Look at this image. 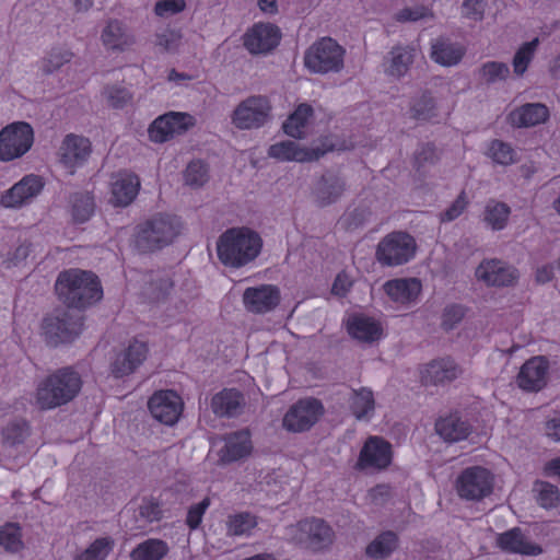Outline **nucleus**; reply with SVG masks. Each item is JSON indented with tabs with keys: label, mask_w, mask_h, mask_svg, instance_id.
Masks as SVG:
<instances>
[{
	"label": "nucleus",
	"mask_w": 560,
	"mask_h": 560,
	"mask_svg": "<svg viewBox=\"0 0 560 560\" xmlns=\"http://www.w3.org/2000/svg\"><path fill=\"white\" fill-rule=\"evenodd\" d=\"M59 299L70 307L85 308L103 298V290L97 277L80 269L61 272L56 281Z\"/></svg>",
	"instance_id": "1"
},
{
	"label": "nucleus",
	"mask_w": 560,
	"mask_h": 560,
	"mask_svg": "<svg viewBox=\"0 0 560 560\" xmlns=\"http://www.w3.org/2000/svg\"><path fill=\"white\" fill-rule=\"evenodd\" d=\"M261 246L262 241L255 231L233 228L220 236L218 256L226 266L243 267L259 255Z\"/></svg>",
	"instance_id": "2"
},
{
	"label": "nucleus",
	"mask_w": 560,
	"mask_h": 560,
	"mask_svg": "<svg viewBox=\"0 0 560 560\" xmlns=\"http://www.w3.org/2000/svg\"><path fill=\"white\" fill-rule=\"evenodd\" d=\"M81 388V378L72 370H61L37 386L35 402L42 409H52L73 399Z\"/></svg>",
	"instance_id": "3"
},
{
	"label": "nucleus",
	"mask_w": 560,
	"mask_h": 560,
	"mask_svg": "<svg viewBox=\"0 0 560 560\" xmlns=\"http://www.w3.org/2000/svg\"><path fill=\"white\" fill-rule=\"evenodd\" d=\"M351 145L346 142L334 141L326 138L320 143L314 142L307 147L293 140H282L271 144L268 149V155L281 162H313L318 160L325 153L334 150H347Z\"/></svg>",
	"instance_id": "4"
},
{
	"label": "nucleus",
	"mask_w": 560,
	"mask_h": 560,
	"mask_svg": "<svg viewBox=\"0 0 560 560\" xmlns=\"http://www.w3.org/2000/svg\"><path fill=\"white\" fill-rule=\"evenodd\" d=\"M346 50L335 39L323 37L305 52V67L314 73L339 72L343 68Z\"/></svg>",
	"instance_id": "5"
},
{
	"label": "nucleus",
	"mask_w": 560,
	"mask_h": 560,
	"mask_svg": "<svg viewBox=\"0 0 560 560\" xmlns=\"http://www.w3.org/2000/svg\"><path fill=\"white\" fill-rule=\"evenodd\" d=\"M180 221L170 214H159L141 225L137 233V244L142 249H155L171 244L179 234Z\"/></svg>",
	"instance_id": "6"
},
{
	"label": "nucleus",
	"mask_w": 560,
	"mask_h": 560,
	"mask_svg": "<svg viewBox=\"0 0 560 560\" xmlns=\"http://www.w3.org/2000/svg\"><path fill=\"white\" fill-rule=\"evenodd\" d=\"M196 121V117L189 113L171 110L149 125L148 136L154 143H164L189 131Z\"/></svg>",
	"instance_id": "7"
},
{
	"label": "nucleus",
	"mask_w": 560,
	"mask_h": 560,
	"mask_svg": "<svg viewBox=\"0 0 560 560\" xmlns=\"http://www.w3.org/2000/svg\"><path fill=\"white\" fill-rule=\"evenodd\" d=\"M271 104L266 96L252 95L242 101L232 114L233 125L243 130L258 129L270 119Z\"/></svg>",
	"instance_id": "8"
},
{
	"label": "nucleus",
	"mask_w": 560,
	"mask_h": 560,
	"mask_svg": "<svg viewBox=\"0 0 560 560\" xmlns=\"http://www.w3.org/2000/svg\"><path fill=\"white\" fill-rule=\"evenodd\" d=\"M415 238L405 232H394L385 236L377 246L376 257L386 266L408 262L416 254Z\"/></svg>",
	"instance_id": "9"
},
{
	"label": "nucleus",
	"mask_w": 560,
	"mask_h": 560,
	"mask_svg": "<svg viewBox=\"0 0 560 560\" xmlns=\"http://www.w3.org/2000/svg\"><path fill=\"white\" fill-rule=\"evenodd\" d=\"M287 538L312 549H322L331 542L332 530L322 520L307 518L287 528Z\"/></svg>",
	"instance_id": "10"
},
{
	"label": "nucleus",
	"mask_w": 560,
	"mask_h": 560,
	"mask_svg": "<svg viewBox=\"0 0 560 560\" xmlns=\"http://www.w3.org/2000/svg\"><path fill=\"white\" fill-rule=\"evenodd\" d=\"M34 142V131L30 124L16 121L2 128V161L23 156Z\"/></svg>",
	"instance_id": "11"
},
{
	"label": "nucleus",
	"mask_w": 560,
	"mask_h": 560,
	"mask_svg": "<svg viewBox=\"0 0 560 560\" xmlns=\"http://www.w3.org/2000/svg\"><path fill=\"white\" fill-rule=\"evenodd\" d=\"M281 37V30L276 24L257 22L243 35V45L252 55H266L280 44Z\"/></svg>",
	"instance_id": "12"
},
{
	"label": "nucleus",
	"mask_w": 560,
	"mask_h": 560,
	"mask_svg": "<svg viewBox=\"0 0 560 560\" xmlns=\"http://www.w3.org/2000/svg\"><path fill=\"white\" fill-rule=\"evenodd\" d=\"M493 475L483 467L465 469L457 478L458 494L467 500H480L491 493Z\"/></svg>",
	"instance_id": "13"
},
{
	"label": "nucleus",
	"mask_w": 560,
	"mask_h": 560,
	"mask_svg": "<svg viewBox=\"0 0 560 560\" xmlns=\"http://www.w3.org/2000/svg\"><path fill=\"white\" fill-rule=\"evenodd\" d=\"M43 331L47 341L54 346L70 342L82 331V320L69 312H60L44 319Z\"/></svg>",
	"instance_id": "14"
},
{
	"label": "nucleus",
	"mask_w": 560,
	"mask_h": 560,
	"mask_svg": "<svg viewBox=\"0 0 560 560\" xmlns=\"http://www.w3.org/2000/svg\"><path fill=\"white\" fill-rule=\"evenodd\" d=\"M252 448L249 433L247 431L235 432L212 443L209 459L217 455L218 462L222 464L232 463L248 456Z\"/></svg>",
	"instance_id": "15"
},
{
	"label": "nucleus",
	"mask_w": 560,
	"mask_h": 560,
	"mask_svg": "<svg viewBox=\"0 0 560 560\" xmlns=\"http://www.w3.org/2000/svg\"><path fill=\"white\" fill-rule=\"evenodd\" d=\"M383 289L393 303L409 308L419 302L423 285L419 278L408 277L388 280Z\"/></svg>",
	"instance_id": "16"
},
{
	"label": "nucleus",
	"mask_w": 560,
	"mask_h": 560,
	"mask_svg": "<svg viewBox=\"0 0 560 560\" xmlns=\"http://www.w3.org/2000/svg\"><path fill=\"white\" fill-rule=\"evenodd\" d=\"M183 400L174 390L156 392L149 400L151 415L166 425L175 424L183 412Z\"/></svg>",
	"instance_id": "17"
},
{
	"label": "nucleus",
	"mask_w": 560,
	"mask_h": 560,
	"mask_svg": "<svg viewBox=\"0 0 560 560\" xmlns=\"http://www.w3.org/2000/svg\"><path fill=\"white\" fill-rule=\"evenodd\" d=\"M323 407L316 399H302L293 405L283 418L289 431L301 432L311 428L322 415Z\"/></svg>",
	"instance_id": "18"
},
{
	"label": "nucleus",
	"mask_w": 560,
	"mask_h": 560,
	"mask_svg": "<svg viewBox=\"0 0 560 560\" xmlns=\"http://www.w3.org/2000/svg\"><path fill=\"white\" fill-rule=\"evenodd\" d=\"M92 152L88 138L74 133L67 135L59 148V161L70 172L82 166Z\"/></svg>",
	"instance_id": "19"
},
{
	"label": "nucleus",
	"mask_w": 560,
	"mask_h": 560,
	"mask_svg": "<svg viewBox=\"0 0 560 560\" xmlns=\"http://www.w3.org/2000/svg\"><path fill=\"white\" fill-rule=\"evenodd\" d=\"M476 278L490 287H508L516 282L518 272L504 261L486 259L477 267Z\"/></svg>",
	"instance_id": "20"
},
{
	"label": "nucleus",
	"mask_w": 560,
	"mask_h": 560,
	"mask_svg": "<svg viewBox=\"0 0 560 560\" xmlns=\"http://www.w3.org/2000/svg\"><path fill=\"white\" fill-rule=\"evenodd\" d=\"M392 456V445L387 441L378 436H371L360 452L358 466L361 469H384L390 464Z\"/></svg>",
	"instance_id": "21"
},
{
	"label": "nucleus",
	"mask_w": 560,
	"mask_h": 560,
	"mask_svg": "<svg viewBox=\"0 0 560 560\" xmlns=\"http://www.w3.org/2000/svg\"><path fill=\"white\" fill-rule=\"evenodd\" d=\"M109 188V202L115 207H127L139 192L140 179L132 172L119 171L112 175Z\"/></svg>",
	"instance_id": "22"
},
{
	"label": "nucleus",
	"mask_w": 560,
	"mask_h": 560,
	"mask_svg": "<svg viewBox=\"0 0 560 560\" xmlns=\"http://www.w3.org/2000/svg\"><path fill=\"white\" fill-rule=\"evenodd\" d=\"M148 347L145 342L135 339L118 352L112 362L110 370L115 377L132 374L147 359Z\"/></svg>",
	"instance_id": "23"
},
{
	"label": "nucleus",
	"mask_w": 560,
	"mask_h": 560,
	"mask_svg": "<svg viewBox=\"0 0 560 560\" xmlns=\"http://www.w3.org/2000/svg\"><path fill=\"white\" fill-rule=\"evenodd\" d=\"M148 347L145 342L135 339L118 352L112 362L110 370L115 377L132 374L147 359Z\"/></svg>",
	"instance_id": "24"
},
{
	"label": "nucleus",
	"mask_w": 560,
	"mask_h": 560,
	"mask_svg": "<svg viewBox=\"0 0 560 560\" xmlns=\"http://www.w3.org/2000/svg\"><path fill=\"white\" fill-rule=\"evenodd\" d=\"M148 347L145 342L135 339L118 352L112 362L110 370L115 377L132 374L147 359Z\"/></svg>",
	"instance_id": "25"
},
{
	"label": "nucleus",
	"mask_w": 560,
	"mask_h": 560,
	"mask_svg": "<svg viewBox=\"0 0 560 560\" xmlns=\"http://www.w3.org/2000/svg\"><path fill=\"white\" fill-rule=\"evenodd\" d=\"M549 362L542 355L533 357L521 368L516 382L520 388L527 392H538L548 381Z\"/></svg>",
	"instance_id": "26"
},
{
	"label": "nucleus",
	"mask_w": 560,
	"mask_h": 560,
	"mask_svg": "<svg viewBox=\"0 0 560 560\" xmlns=\"http://www.w3.org/2000/svg\"><path fill=\"white\" fill-rule=\"evenodd\" d=\"M348 334L355 340L372 343L384 336L382 323L364 314L350 315L346 320Z\"/></svg>",
	"instance_id": "27"
},
{
	"label": "nucleus",
	"mask_w": 560,
	"mask_h": 560,
	"mask_svg": "<svg viewBox=\"0 0 560 560\" xmlns=\"http://www.w3.org/2000/svg\"><path fill=\"white\" fill-rule=\"evenodd\" d=\"M280 301L279 290L271 284L248 288L243 294V302L249 312L267 313L273 310Z\"/></svg>",
	"instance_id": "28"
},
{
	"label": "nucleus",
	"mask_w": 560,
	"mask_h": 560,
	"mask_svg": "<svg viewBox=\"0 0 560 560\" xmlns=\"http://www.w3.org/2000/svg\"><path fill=\"white\" fill-rule=\"evenodd\" d=\"M497 545L501 550L509 553L532 557L542 553L541 546L530 540L516 527L498 535Z\"/></svg>",
	"instance_id": "29"
},
{
	"label": "nucleus",
	"mask_w": 560,
	"mask_h": 560,
	"mask_svg": "<svg viewBox=\"0 0 560 560\" xmlns=\"http://www.w3.org/2000/svg\"><path fill=\"white\" fill-rule=\"evenodd\" d=\"M101 40L107 50L122 52L135 44L136 38L124 22L112 20L104 26Z\"/></svg>",
	"instance_id": "30"
},
{
	"label": "nucleus",
	"mask_w": 560,
	"mask_h": 560,
	"mask_svg": "<svg viewBox=\"0 0 560 560\" xmlns=\"http://www.w3.org/2000/svg\"><path fill=\"white\" fill-rule=\"evenodd\" d=\"M420 373L425 384H443L456 380L462 369L452 358H441L424 365Z\"/></svg>",
	"instance_id": "31"
},
{
	"label": "nucleus",
	"mask_w": 560,
	"mask_h": 560,
	"mask_svg": "<svg viewBox=\"0 0 560 560\" xmlns=\"http://www.w3.org/2000/svg\"><path fill=\"white\" fill-rule=\"evenodd\" d=\"M43 182L38 176L27 175L16 183L2 198L5 207H21L31 202L43 189Z\"/></svg>",
	"instance_id": "32"
},
{
	"label": "nucleus",
	"mask_w": 560,
	"mask_h": 560,
	"mask_svg": "<svg viewBox=\"0 0 560 560\" xmlns=\"http://www.w3.org/2000/svg\"><path fill=\"white\" fill-rule=\"evenodd\" d=\"M314 120V108L307 103H300L282 125L284 133L294 139H303L308 135Z\"/></svg>",
	"instance_id": "33"
},
{
	"label": "nucleus",
	"mask_w": 560,
	"mask_h": 560,
	"mask_svg": "<svg viewBox=\"0 0 560 560\" xmlns=\"http://www.w3.org/2000/svg\"><path fill=\"white\" fill-rule=\"evenodd\" d=\"M549 117V109L540 103L523 105L509 115L510 122L515 127H532L545 122Z\"/></svg>",
	"instance_id": "34"
},
{
	"label": "nucleus",
	"mask_w": 560,
	"mask_h": 560,
	"mask_svg": "<svg viewBox=\"0 0 560 560\" xmlns=\"http://www.w3.org/2000/svg\"><path fill=\"white\" fill-rule=\"evenodd\" d=\"M465 52L462 45L446 38H439L431 47V58L444 67H452L460 61Z\"/></svg>",
	"instance_id": "35"
},
{
	"label": "nucleus",
	"mask_w": 560,
	"mask_h": 560,
	"mask_svg": "<svg viewBox=\"0 0 560 560\" xmlns=\"http://www.w3.org/2000/svg\"><path fill=\"white\" fill-rule=\"evenodd\" d=\"M415 51L410 46L393 48L385 63L386 72L393 77L404 75L413 60Z\"/></svg>",
	"instance_id": "36"
},
{
	"label": "nucleus",
	"mask_w": 560,
	"mask_h": 560,
	"mask_svg": "<svg viewBox=\"0 0 560 560\" xmlns=\"http://www.w3.org/2000/svg\"><path fill=\"white\" fill-rule=\"evenodd\" d=\"M28 435V427L23 420H16L8 425L5 432H2V453L12 455L11 448L15 447L19 454L25 452L23 444Z\"/></svg>",
	"instance_id": "37"
},
{
	"label": "nucleus",
	"mask_w": 560,
	"mask_h": 560,
	"mask_svg": "<svg viewBox=\"0 0 560 560\" xmlns=\"http://www.w3.org/2000/svg\"><path fill=\"white\" fill-rule=\"evenodd\" d=\"M435 429L441 438L450 442L460 441L469 433V425L455 415L440 419Z\"/></svg>",
	"instance_id": "38"
},
{
	"label": "nucleus",
	"mask_w": 560,
	"mask_h": 560,
	"mask_svg": "<svg viewBox=\"0 0 560 560\" xmlns=\"http://www.w3.org/2000/svg\"><path fill=\"white\" fill-rule=\"evenodd\" d=\"M242 396L235 389H224L212 398V409L219 416H234L241 408Z\"/></svg>",
	"instance_id": "39"
},
{
	"label": "nucleus",
	"mask_w": 560,
	"mask_h": 560,
	"mask_svg": "<svg viewBox=\"0 0 560 560\" xmlns=\"http://www.w3.org/2000/svg\"><path fill=\"white\" fill-rule=\"evenodd\" d=\"M345 183L341 178L327 175L322 178L316 188V196L322 205L335 202L343 192Z\"/></svg>",
	"instance_id": "40"
},
{
	"label": "nucleus",
	"mask_w": 560,
	"mask_h": 560,
	"mask_svg": "<svg viewBox=\"0 0 560 560\" xmlns=\"http://www.w3.org/2000/svg\"><path fill=\"white\" fill-rule=\"evenodd\" d=\"M350 407L357 419H370L375 408L372 390L365 387L354 390L351 396Z\"/></svg>",
	"instance_id": "41"
},
{
	"label": "nucleus",
	"mask_w": 560,
	"mask_h": 560,
	"mask_svg": "<svg viewBox=\"0 0 560 560\" xmlns=\"http://www.w3.org/2000/svg\"><path fill=\"white\" fill-rule=\"evenodd\" d=\"M168 551L167 545L160 539H147L131 553L132 560H161Z\"/></svg>",
	"instance_id": "42"
},
{
	"label": "nucleus",
	"mask_w": 560,
	"mask_h": 560,
	"mask_svg": "<svg viewBox=\"0 0 560 560\" xmlns=\"http://www.w3.org/2000/svg\"><path fill=\"white\" fill-rule=\"evenodd\" d=\"M538 45L539 39L534 38L518 47L512 60L513 72L515 75L522 77L526 72L528 66L534 59Z\"/></svg>",
	"instance_id": "43"
},
{
	"label": "nucleus",
	"mask_w": 560,
	"mask_h": 560,
	"mask_svg": "<svg viewBox=\"0 0 560 560\" xmlns=\"http://www.w3.org/2000/svg\"><path fill=\"white\" fill-rule=\"evenodd\" d=\"M113 548L114 539L112 537H100L79 552L74 560H105Z\"/></svg>",
	"instance_id": "44"
},
{
	"label": "nucleus",
	"mask_w": 560,
	"mask_h": 560,
	"mask_svg": "<svg viewBox=\"0 0 560 560\" xmlns=\"http://www.w3.org/2000/svg\"><path fill=\"white\" fill-rule=\"evenodd\" d=\"M396 547L397 536L392 532H385L366 547V553L374 559H383L388 557Z\"/></svg>",
	"instance_id": "45"
},
{
	"label": "nucleus",
	"mask_w": 560,
	"mask_h": 560,
	"mask_svg": "<svg viewBox=\"0 0 560 560\" xmlns=\"http://www.w3.org/2000/svg\"><path fill=\"white\" fill-rule=\"evenodd\" d=\"M486 154L500 165H511L518 160L516 151L509 143L500 140L491 141Z\"/></svg>",
	"instance_id": "46"
},
{
	"label": "nucleus",
	"mask_w": 560,
	"mask_h": 560,
	"mask_svg": "<svg viewBox=\"0 0 560 560\" xmlns=\"http://www.w3.org/2000/svg\"><path fill=\"white\" fill-rule=\"evenodd\" d=\"M534 491L541 508L551 510L560 506V491L557 486L546 481H537Z\"/></svg>",
	"instance_id": "47"
},
{
	"label": "nucleus",
	"mask_w": 560,
	"mask_h": 560,
	"mask_svg": "<svg viewBox=\"0 0 560 560\" xmlns=\"http://www.w3.org/2000/svg\"><path fill=\"white\" fill-rule=\"evenodd\" d=\"M510 212V208L505 203L491 201L486 207L485 220L493 230H503Z\"/></svg>",
	"instance_id": "48"
},
{
	"label": "nucleus",
	"mask_w": 560,
	"mask_h": 560,
	"mask_svg": "<svg viewBox=\"0 0 560 560\" xmlns=\"http://www.w3.org/2000/svg\"><path fill=\"white\" fill-rule=\"evenodd\" d=\"M94 211V199L93 197L85 194H77L72 199V215L73 219L79 222L88 221Z\"/></svg>",
	"instance_id": "49"
},
{
	"label": "nucleus",
	"mask_w": 560,
	"mask_h": 560,
	"mask_svg": "<svg viewBox=\"0 0 560 560\" xmlns=\"http://www.w3.org/2000/svg\"><path fill=\"white\" fill-rule=\"evenodd\" d=\"M257 525L255 516L240 513L229 517L228 530L232 535H247Z\"/></svg>",
	"instance_id": "50"
},
{
	"label": "nucleus",
	"mask_w": 560,
	"mask_h": 560,
	"mask_svg": "<svg viewBox=\"0 0 560 560\" xmlns=\"http://www.w3.org/2000/svg\"><path fill=\"white\" fill-rule=\"evenodd\" d=\"M509 74V66L500 61H488L480 68V75L488 83L503 81Z\"/></svg>",
	"instance_id": "51"
},
{
	"label": "nucleus",
	"mask_w": 560,
	"mask_h": 560,
	"mask_svg": "<svg viewBox=\"0 0 560 560\" xmlns=\"http://www.w3.org/2000/svg\"><path fill=\"white\" fill-rule=\"evenodd\" d=\"M107 103L115 108L126 106L132 98L131 92L122 85H108L103 91Z\"/></svg>",
	"instance_id": "52"
},
{
	"label": "nucleus",
	"mask_w": 560,
	"mask_h": 560,
	"mask_svg": "<svg viewBox=\"0 0 560 560\" xmlns=\"http://www.w3.org/2000/svg\"><path fill=\"white\" fill-rule=\"evenodd\" d=\"M185 183L191 187L202 186L208 180V168L201 161H192L188 164L185 174Z\"/></svg>",
	"instance_id": "53"
},
{
	"label": "nucleus",
	"mask_w": 560,
	"mask_h": 560,
	"mask_svg": "<svg viewBox=\"0 0 560 560\" xmlns=\"http://www.w3.org/2000/svg\"><path fill=\"white\" fill-rule=\"evenodd\" d=\"M71 58L72 52L69 49L62 47L52 48L43 60V70L52 72L69 62Z\"/></svg>",
	"instance_id": "54"
},
{
	"label": "nucleus",
	"mask_w": 560,
	"mask_h": 560,
	"mask_svg": "<svg viewBox=\"0 0 560 560\" xmlns=\"http://www.w3.org/2000/svg\"><path fill=\"white\" fill-rule=\"evenodd\" d=\"M156 45L168 52H177L184 46L183 35L178 31L165 30L156 35Z\"/></svg>",
	"instance_id": "55"
},
{
	"label": "nucleus",
	"mask_w": 560,
	"mask_h": 560,
	"mask_svg": "<svg viewBox=\"0 0 560 560\" xmlns=\"http://www.w3.org/2000/svg\"><path fill=\"white\" fill-rule=\"evenodd\" d=\"M2 547L11 552H18L23 548L21 529L16 524H7L2 527Z\"/></svg>",
	"instance_id": "56"
},
{
	"label": "nucleus",
	"mask_w": 560,
	"mask_h": 560,
	"mask_svg": "<svg viewBox=\"0 0 560 560\" xmlns=\"http://www.w3.org/2000/svg\"><path fill=\"white\" fill-rule=\"evenodd\" d=\"M186 7L184 0H160L155 3V14L161 18H168L182 12Z\"/></svg>",
	"instance_id": "57"
},
{
	"label": "nucleus",
	"mask_w": 560,
	"mask_h": 560,
	"mask_svg": "<svg viewBox=\"0 0 560 560\" xmlns=\"http://www.w3.org/2000/svg\"><path fill=\"white\" fill-rule=\"evenodd\" d=\"M468 205L467 196L464 191L456 198V200L441 213L440 218L442 222H451L457 219L466 209Z\"/></svg>",
	"instance_id": "58"
},
{
	"label": "nucleus",
	"mask_w": 560,
	"mask_h": 560,
	"mask_svg": "<svg viewBox=\"0 0 560 560\" xmlns=\"http://www.w3.org/2000/svg\"><path fill=\"white\" fill-rule=\"evenodd\" d=\"M487 0H465L463 3V14L474 21H480L483 18Z\"/></svg>",
	"instance_id": "59"
},
{
	"label": "nucleus",
	"mask_w": 560,
	"mask_h": 560,
	"mask_svg": "<svg viewBox=\"0 0 560 560\" xmlns=\"http://www.w3.org/2000/svg\"><path fill=\"white\" fill-rule=\"evenodd\" d=\"M465 315V310L462 305L451 304L444 308L442 315V323L446 328H453L458 324Z\"/></svg>",
	"instance_id": "60"
},
{
	"label": "nucleus",
	"mask_w": 560,
	"mask_h": 560,
	"mask_svg": "<svg viewBox=\"0 0 560 560\" xmlns=\"http://www.w3.org/2000/svg\"><path fill=\"white\" fill-rule=\"evenodd\" d=\"M210 505V499L205 498L201 502L196 505H192L187 514V524L191 529H195L199 526L202 521V516L206 510Z\"/></svg>",
	"instance_id": "61"
},
{
	"label": "nucleus",
	"mask_w": 560,
	"mask_h": 560,
	"mask_svg": "<svg viewBox=\"0 0 560 560\" xmlns=\"http://www.w3.org/2000/svg\"><path fill=\"white\" fill-rule=\"evenodd\" d=\"M431 15L432 14H431L430 9L420 5V7H415V8L402 9L401 11H399L397 13V20L402 21V22H406V21L415 22V21H419V20L425 19Z\"/></svg>",
	"instance_id": "62"
},
{
	"label": "nucleus",
	"mask_w": 560,
	"mask_h": 560,
	"mask_svg": "<svg viewBox=\"0 0 560 560\" xmlns=\"http://www.w3.org/2000/svg\"><path fill=\"white\" fill-rule=\"evenodd\" d=\"M352 284L351 278L346 272H340L332 284L331 292L337 296H345Z\"/></svg>",
	"instance_id": "63"
},
{
	"label": "nucleus",
	"mask_w": 560,
	"mask_h": 560,
	"mask_svg": "<svg viewBox=\"0 0 560 560\" xmlns=\"http://www.w3.org/2000/svg\"><path fill=\"white\" fill-rule=\"evenodd\" d=\"M547 435L553 441H560V411L547 422Z\"/></svg>",
	"instance_id": "64"
}]
</instances>
